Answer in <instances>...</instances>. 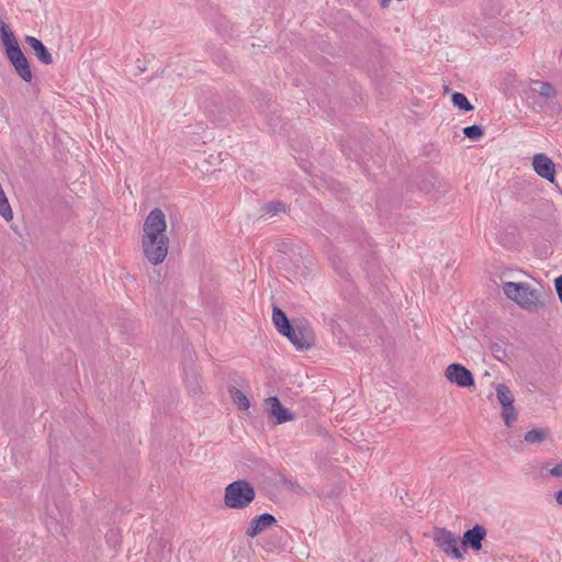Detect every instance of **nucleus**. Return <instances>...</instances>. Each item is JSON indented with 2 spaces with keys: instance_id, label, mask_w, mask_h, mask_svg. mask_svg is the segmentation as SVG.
I'll return each instance as SVG.
<instances>
[{
  "instance_id": "f257e3e1",
  "label": "nucleus",
  "mask_w": 562,
  "mask_h": 562,
  "mask_svg": "<svg viewBox=\"0 0 562 562\" xmlns=\"http://www.w3.org/2000/svg\"><path fill=\"white\" fill-rule=\"evenodd\" d=\"M166 229L165 213L158 207L151 210L143 224L142 248L144 257L154 266L164 262L168 255Z\"/></svg>"
},
{
  "instance_id": "ddd939ff",
  "label": "nucleus",
  "mask_w": 562,
  "mask_h": 562,
  "mask_svg": "<svg viewBox=\"0 0 562 562\" xmlns=\"http://www.w3.org/2000/svg\"><path fill=\"white\" fill-rule=\"evenodd\" d=\"M532 91L537 92L544 99H555L558 91L554 86L547 81L535 80L532 81Z\"/></svg>"
},
{
  "instance_id": "b1692460",
  "label": "nucleus",
  "mask_w": 562,
  "mask_h": 562,
  "mask_svg": "<svg viewBox=\"0 0 562 562\" xmlns=\"http://www.w3.org/2000/svg\"><path fill=\"white\" fill-rule=\"evenodd\" d=\"M555 291L558 293V296L562 303V276L558 277L554 280Z\"/></svg>"
},
{
  "instance_id": "7ed1b4c3",
  "label": "nucleus",
  "mask_w": 562,
  "mask_h": 562,
  "mask_svg": "<svg viewBox=\"0 0 562 562\" xmlns=\"http://www.w3.org/2000/svg\"><path fill=\"white\" fill-rule=\"evenodd\" d=\"M505 295L528 312H538L544 306L540 300L541 292L524 282H505Z\"/></svg>"
},
{
  "instance_id": "f3484780",
  "label": "nucleus",
  "mask_w": 562,
  "mask_h": 562,
  "mask_svg": "<svg viewBox=\"0 0 562 562\" xmlns=\"http://www.w3.org/2000/svg\"><path fill=\"white\" fill-rule=\"evenodd\" d=\"M452 104L458 108L459 110H462L464 112L473 111L474 106L471 104V102L468 100L465 94L461 92H453L451 95Z\"/></svg>"
},
{
  "instance_id": "9b49d317",
  "label": "nucleus",
  "mask_w": 562,
  "mask_h": 562,
  "mask_svg": "<svg viewBox=\"0 0 562 562\" xmlns=\"http://www.w3.org/2000/svg\"><path fill=\"white\" fill-rule=\"evenodd\" d=\"M276 522L277 519L273 515L269 513L261 514L250 520L246 529V536L254 538Z\"/></svg>"
},
{
  "instance_id": "a211bd4d",
  "label": "nucleus",
  "mask_w": 562,
  "mask_h": 562,
  "mask_svg": "<svg viewBox=\"0 0 562 562\" xmlns=\"http://www.w3.org/2000/svg\"><path fill=\"white\" fill-rule=\"evenodd\" d=\"M517 416L518 413L514 404L502 406V418L506 427H512L517 420Z\"/></svg>"
},
{
  "instance_id": "f8f14e48",
  "label": "nucleus",
  "mask_w": 562,
  "mask_h": 562,
  "mask_svg": "<svg viewBox=\"0 0 562 562\" xmlns=\"http://www.w3.org/2000/svg\"><path fill=\"white\" fill-rule=\"evenodd\" d=\"M25 43L31 47L37 59L44 65L53 64V56L43 44V42L34 36L26 35L24 38Z\"/></svg>"
},
{
  "instance_id": "dca6fc26",
  "label": "nucleus",
  "mask_w": 562,
  "mask_h": 562,
  "mask_svg": "<svg viewBox=\"0 0 562 562\" xmlns=\"http://www.w3.org/2000/svg\"><path fill=\"white\" fill-rule=\"evenodd\" d=\"M496 396L501 406L510 405L515 402V397L510 389L504 383L496 386Z\"/></svg>"
},
{
  "instance_id": "423d86ee",
  "label": "nucleus",
  "mask_w": 562,
  "mask_h": 562,
  "mask_svg": "<svg viewBox=\"0 0 562 562\" xmlns=\"http://www.w3.org/2000/svg\"><path fill=\"white\" fill-rule=\"evenodd\" d=\"M445 378L459 387H471L474 385L472 372L460 363H451L445 370Z\"/></svg>"
},
{
  "instance_id": "412c9836",
  "label": "nucleus",
  "mask_w": 562,
  "mask_h": 562,
  "mask_svg": "<svg viewBox=\"0 0 562 562\" xmlns=\"http://www.w3.org/2000/svg\"><path fill=\"white\" fill-rule=\"evenodd\" d=\"M463 134L471 140H479L484 135V128L481 125H470L463 128Z\"/></svg>"
},
{
  "instance_id": "393cba45",
  "label": "nucleus",
  "mask_w": 562,
  "mask_h": 562,
  "mask_svg": "<svg viewBox=\"0 0 562 562\" xmlns=\"http://www.w3.org/2000/svg\"><path fill=\"white\" fill-rule=\"evenodd\" d=\"M550 474L552 476H555V477H561L562 476V462L557 464L555 467H553L551 470H550Z\"/></svg>"
},
{
  "instance_id": "20e7f679",
  "label": "nucleus",
  "mask_w": 562,
  "mask_h": 562,
  "mask_svg": "<svg viewBox=\"0 0 562 562\" xmlns=\"http://www.w3.org/2000/svg\"><path fill=\"white\" fill-rule=\"evenodd\" d=\"M255 498V487L246 480L234 481L225 487L224 504L231 509H245Z\"/></svg>"
},
{
  "instance_id": "f03ea898",
  "label": "nucleus",
  "mask_w": 562,
  "mask_h": 562,
  "mask_svg": "<svg viewBox=\"0 0 562 562\" xmlns=\"http://www.w3.org/2000/svg\"><path fill=\"white\" fill-rule=\"evenodd\" d=\"M0 37L3 44L4 54L12 65L14 72L23 81L31 82L33 78L31 65L21 49L15 35L2 20H0Z\"/></svg>"
},
{
  "instance_id": "9d476101",
  "label": "nucleus",
  "mask_w": 562,
  "mask_h": 562,
  "mask_svg": "<svg viewBox=\"0 0 562 562\" xmlns=\"http://www.w3.org/2000/svg\"><path fill=\"white\" fill-rule=\"evenodd\" d=\"M532 167L535 172L548 180L549 182L553 183L555 180V165L552 161L551 158H549L544 154H536L532 157Z\"/></svg>"
},
{
  "instance_id": "4be33fe9",
  "label": "nucleus",
  "mask_w": 562,
  "mask_h": 562,
  "mask_svg": "<svg viewBox=\"0 0 562 562\" xmlns=\"http://www.w3.org/2000/svg\"><path fill=\"white\" fill-rule=\"evenodd\" d=\"M263 211L268 214L276 215L285 212V204L282 202H270L263 205Z\"/></svg>"
},
{
  "instance_id": "5701e85b",
  "label": "nucleus",
  "mask_w": 562,
  "mask_h": 562,
  "mask_svg": "<svg viewBox=\"0 0 562 562\" xmlns=\"http://www.w3.org/2000/svg\"><path fill=\"white\" fill-rule=\"evenodd\" d=\"M295 326V339H300L299 330L302 328H312L308 323L304 319H295L293 321Z\"/></svg>"
},
{
  "instance_id": "1a4fd4ad",
  "label": "nucleus",
  "mask_w": 562,
  "mask_h": 562,
  "mask_svg": "<svg viewBox=\"0 0 562 562\" xmlns=\"http://www.w3.org/2000/svg\"><path fill=\"white\" fill-rule=\"evenodd\" d=\"M487 531L483 525H474L468 529L461 538V547L469 548L475 552L482 550V541L486 538Z\"/></svg>"
},
{
  "instance_id": "4468645a",
  "label": "nucleus",
  "mask_w": 562,
  "mask_h": 562,
  "mask_svg": "<svg viewBox=\"0 0 562 562\" xmlns=\"http://www.w3.org/2000/svg\"><path fill=\"white\" fill-rule=\"evenodd\" d=\"M272 321L278 333H280L281 330L288 331L290 330V326L293 325V323L289 319L288 315L278 306H273Z\"/></svg>"
},
{
  "instance_id": "aec40b11",
  "label": "nucleus",
  "mask_w": 562,
  "mask_h": 562,
  "mask_svg": "<svg viewBox=\"0 0 562 562\" xmlns=\"http://www.w3.org/2000/svg\"><path fill=\"white\" fill-rule=\"evenodd\" d=\"M231 396L233 398V402L240 408V409H248L250 406V402L245 395L244 392L240 390L233 387L229 390Z\"/></svg>"
},
{
  "instance_id": "6e6552de",
  "label": "nucleus",
  "mask_w": 562,
  "mask_h": 562,
  "mask_svg": "<svg viewBox=\"0 0 562 562\" xmlns=\"http://www.w3.org/2000/svg\"><path fill=\"white\" fill-rule=\"evenodd\" d=\"M279 334L286 337L291 341V344L299 350H307L315 345V334L312 328L300 329V339H295L294 324L290 326V330H281Z\"/></svg>"
},
{
  "instance_id": "0eeeda50",
  "label": "nucleus",
  "mask_w": 562,
  "mask_h": 562,
  "mask_svg": "<svg viewBox=\"0 0 562 562\" xmlns=\"http://www.w3.org/2000/svg\"><path fill=\"white\" fill-rule=\"evenodd\" d=\"M265 405L269 417L276 425H281L295 418V414L284 407L277 396L266 398Z\"/></svg>"
},
{
  "instance_id": "39448f33",
  "label": "nucleus",
  "mask_w": 562,
  "mask_h": 562,
  "mask_svg": "<svg viewBox=\"0 0 562 562\" xmlns=\"http://www.w3.org/2000/svg\"><path fill=\"white\" fill-rule=\"evenodd\" d=\"M434 542L447 555L461 560L464 558V552L458 546V537L446 528L436 527L434 529Z\"/></svg>"
},
{
  "instance_id": "6ab92c4d",
  "label": "nucleus",
  "mask_w": 562,
  "mask_h": 562,
  "mask_svg": "<svg viewBox=\"0 0 562 562\" xmlns=\"http://www.w3.org/2000/svg\"><path fill=\"white\" fill-rule=\"evenodd\" d=\"M506 347L507 344L505 341H496L491 344L490 349L497 360L506 361L509 358Z\"/></svg>"
},
{
  "instance_id": "a878e982",
  "label": "nucleus",
  "mask_w": 562,
  "mask_h": 562,
  "mask_svg": "<svg viewBox=\"0 0 562 562\" xmlns=\"http://www.w3.org/2000/svg\"><path fill=\"white\" fill-rule=\"evenodd\" d=\"M555 499H557L558 504L562 505V488L557 492Z\"/></svg>"
},
{
  "instance_id": "2eb2a0df",
  "label": "nucleus",
  "mask_w": 562,
  "mask_h": 562,
  "mask_svg": "<svg viewBox=\"0 0 562 562\" xmlns=\"http://www.w3.org/2000/svg\"><path fill=\"white\" fill-rule=\"evenodd\" d=\"M550 435L548 428H535L525 434V441L528 443H540Z\"/></svg>"
}]
</instances>
